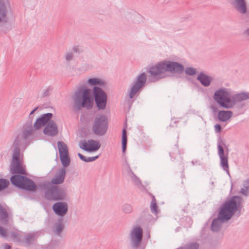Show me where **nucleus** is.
Returning <instances> with one entry per match:
<instances>
[{
	"label": "nucleus",
	"mask_w": 249,
	"mask_h": 249,
	"mask_svg": "<svg viewBox=\"0 0 249 249\" xmlns=\"http://www.w3.org/2000/svg\"><path fill=\"white\" fill-rule=\"evenodd\" d=\"M243 202V198L240 196H233L225 201L220 207L217 217L212 221V230L219 231L223 223L229 221L237 211L241 209Z\"/></svg>",
	"instance_id": "f257e3e1"
},
{
	"label": "nucleus",
	"mask_w": 249,
	"mask_h": 249,
	"mask_svg": "<svg viewBox=\"0 0 249 249\" xmlns=\"http://www.w3.org/2000/svg\"><path fill=\"white\" fill-rule=\"evenodd\" d=\"M85 83L89 86L96 85L103 86L105 82L99 78H89ZM73 100L75 107L80 109L81 108H86L87 109H91L94 105L93 98L91 89L88 88L85 85L80 86L76 90L73 97Z\"/></svg>",
	"instance_id": "f03ea898"
},
{
	"label": "nucleus",
	"mask_w": 249,
	"mask_h": 249,
	"mask_svg": "<svg viewBox=\"0 0 249 249\" xmlns=\"http://www.w3.org/2000/svg\"><path fill=\"white\" fill-rule=\"evenodd\" d=\"M213 99L220 107L231 109L237 103L249 100V91H243L231 95L229 89L221 88L215 90Z\"/></svg>",
	"instance_id": "7ed1b4c3"
},
{
	"label": "nucleus",
	"mask_w": 249,
	"mask_h": 249,
	"mask_svg": "<svg viewBox=\"0 0 249 249\" xmlns=\"http://www.w3.org/2000/svg\"><path fill=\"white\" fill-rule=\"evenodd\" d=\"M184 70L183 66L179 63L164 60L151 66L148 72L153 81H156L167 77L168 76L167 72L172 74H181Z\"/></svg>",
	"instance_id": "20e7f679"
},
{
	"label": "nucleus",
	"mask_w": 249,
	"mask_h": 249,
	"mask_svg": "<svg viewBox=\"0 0 249 249\" xmlns=\"http://www.w3.org/2000/svg\"><path fill=\"white\" fill-rule=\"evenodd\" d=\"M53 114L50 113L44 114L39 117L33 126V129L37 130L44 127L43 133L44 134L53 136L56 135L58 132V127L56 124L51 120Z\"/></svg>",
	"instance_id": "39448f33"
},
{
	"label": "nucleus",
	"mask_w": 249,
	"mask_h": 249,
	"mask_svg": "<svg viewBox=\"0 0 249 249\" xmlns=\"http://www.w3.org/2000/svg\"><path fill=\"white\" fill-rule=\"evenodd\" d=\"M147 75L145 72L141 73L136 77L128 91V96L130 99L133 98L137 95L144 87Z\"/></svg>",
	"instance_id": "423d86ee"
},
{
	"label": "nucleus",
	"mask_w": 249,
	"mask_h": 249,
	"mask_svg": "<svg viewBox=\"0 0 249 249\" xmlns=\"http://www.w3.org/2000/svg\"><path fill=\"white\" fill-rule=\"evenodd\" d=\"M22 157L20 158V149L18 148L15 149L13 155L12 162L11 165L10 171L13 174L20 173L25 174L26 170L22 164Z\"/></svg>",
	"instance_id": "0eeeda50"
},
{
	"label": "nucleus",
	"mask_w": 249,
	"mask_h": 249,
	"mask_svg": "<svg viewBox=\"0 0 249 249\" xmlns=\"http://www.w3.org/2000/svg\"><path fill=\"white\" fill-rule=\"evenodd\" d=\"M107 119L103 115L96 116L92 126L93 133L98 136L104 135L107 129Z\"/></svg>",
	"instance_id": "6e6552de"
},
{
	"label": "nucleus",
	"mask_w": 249,
	"mask_h": 249,
	"mask_svg": "<svg viewBox=\"0 0 249 249\" xmlns=\"http://www.w3.org/2000/svg\"><path fill=\"white\" fill-rule=\"evenodd\" d=\"M10 180L14 185L26 190H34L36 188L34 183L26 177L15 175L11 177Z\"/></svg>",
	"instance_id": "1a4fd4ad"
},
{
	"label": "nucleus",
	"mask_w": 249,
	"mask_h": 249,
	"mask_svg": "<svg viewBox=\"0 0 249 249\" xmlns=\"http://www.w3.org/2000/svg\"><path fill=\"white\" fill-rule=\"evenodd\" d=\"M93 95L97 107L99 109H104L107 102V95L106 92L100 88L94 87Z\"/></svg>",
	"instance_id": "9d476101"
},
{
	"label": "nucleus",
	"mask_w": 249,
	"mask_h": 249,
	"mask_svg": "<svg viewBox=\"0 0 249 249\" xmlns=\"http://www.w3.org/2000/svg\"><path fill=\"white\" fill-rule=\"evenodd\" d=\"M131 246L132 249H137L142 238V230L140 226L132 228L129 233Z\"/></svg>",
	"instance_id": "9b49d317"
},
{
	"label": "nucleus",
	"mask_w": 249,
	"mask_h": 249,
	"mask_svg": "<svg viewBox=\"0 0 249 249\" xmlns=\"http://www.w3.org/2000/svg\"><path fill=\"white\" fill-rule=\"evenodd\" d=\"M225 145L224 142L219 140L218 142V155L220 160V164L221 167L229 174V166L228 163V154H225L223 146Z\"/></svg>",
	"instance_id": "f8f14e48"
},
{
	"label": "nucleus",
	"mask_w": 249,
	"mask_h": 249,
	"mask_svg": "<svg viewBox=\"0 0 249 249\" xmlns=\"http://www.w3.org/2000/svg\"><path fill=\"white\" fill-rule=\"evenodd\" d=\"M79 146L80 148L85 151L91 152L98 150L101 146V144L98 141L90 139L88 141H81L79 143Z\"/></svg>",
	"instance_id": "ddd939ff"
},
{
	"label": "nucleus",
	"mask_w": 249,
	"mask_h": 249,
	"mask_svg": "<svg viewBox=\"0 0 249 249\" xmlns=\"http://www.w3.org/2000/svg\"><path fill=\"white\" fill-rule=\"evenodd\" d=\"M125 172L126 176L130 180V181L135 186L137 187L141 190L144 189V187L142 184V181L132 171L129 165H127Z\"/></svg>",
	"instance_id": "4468645a"
},
{
	"label": "nucleus",
	"mask_w": 249,
	"mask_h": 249,
	"mask_svg": "<svg viewBox=\"0 0 249 249\" xmlns=\"http://www.w3.org/2000/svg\"><path fill=\"white\" fill-rule=\"evenodd\" d=\"M196 79L202 86L205 87H208L210 86L213 78L212 76L208 75L207 73L204 71H201L198 74Z\"/></svg>",
	"instance_id": "2eb2a0df"
},
{
	"label": "nucleus",
	"mask_w": 249,
	"mask_h": 249,
	"mask_svg": "<svg viewBox=\"0 0 249 249\" xmlns=\"http://www.w3.org/2000/svg\"><path fill=\"white\" fill-rule=\"evenodd\" d=\"M231 4L242 14L247 12V5L245 0H230Z\"/></svg>",
	"instance_id": "dca6fc26"
},
{
	"label": "nucleus",
	"mask_w": 249,
	"mask_h": 249,
	"mask_svg": "<svg viewBox=\"0 0 249 249\" xmlns=\"http://www.w3.org/2000/svg\"><path fill=\"white\" fill-rule=\"evenodd\" d=\"M233 116V112L231 110H222L218 112L217 118L220 122H227Z\"/></svg>",
	"instance_id": "f3484780"
},
{
	"label": "nucleus",
	"mask_w": 249,
	"mask_h": 249,
	"mask_svg": "<svg viewBox=\"0 0 249 249\" xmlns=\"http://www.w3.org/2000/svg\"><path fill=\"white\" fill-rule=\"evenodd\" d=\"M240 193L245 196L249 195V179H247L243 182Z\"/></svg>",
	"instance_id": "a211bd4d"
},
{
	"label": "nucleus",
	"mask_w": 249,
	"mask_h": 249,
	"mask_svg": "<svg viewBox=\"0 0 249 249\" xmlns=\"http://www.w3.org/2000/svg\"><path fill=\"white\" fill-rule=\"evenodd\" d=\"M122 151L124 153L127 145V135L126 131L125 128H124L122 131Z\"/></svg>",
	"instance_id": "6ab92c4d"
},
{
	"label": "nucleus",
	"mask_w": 249,
	"mask_h": 249,
	"mask_svg": "<svg viewBox=\"0 0 249 249\" xmlns=\"http://www.w3.org/2000/svg\"><path fill=\"white\" fill-rule=\"evenodd\" d=\"M53 209L55 213L59 215H62V203H55L53 206Z\"/></svg>",
	"instance_id": "aec40b11"
},
{
	"label": "nucleus",
	"mask_w": 249,
	"mask_h": 249,
	"mask_svg": "<svg viewBox=\"0 0 249 249\" xmlns=\"http://www.w3.org/2000/svg\"><path fill=\"white\" fill-rule=\"evenodd\" d=\"M78 156L80 158V159L86 162H92L97 159L99 157V156L91 157H87L82 155L80 153L78 154Z\"/></svg>",
	"instance_id": "412c9836"
},
{
	"label": "nucleus",
	"mask_w": 249,
	"mask_h": 249,
	"mask_svg": "<svg viewBox=\"0 0 249 249\" xmlns=\"http://www.w3.org/2000/svg\"><path fill=\"white\" fill-rule=\"evenodd\" d=\"M199 245L196 242H190L181 247L183 249H198Z\"/></svg>",
	"instance_id": "4be33fe9"
},
{
	"label": "nucleus",
	"mask_w": 249,
	"mask_h": 249,
	"mask_svg": "<svg viewBox=\"0 0 249 249\" xmlns=\"http://www.w3.org/2000/svg\"><path fill=\"white\" fill-rule=\"evenodd\" d=\"M158 207L156 203V200L154 196H152V200L150 204V210L153 213H157Z\"/></svg>",
	"instance_id": "5701e85b"
},
{
	"label": "nucleus",
	"mask_w": 249,
	"mask_h": 249,
	"mask_svg": "<svg viewBox=\"0 0 249 249\" xmlns=\"http://www.w3.org/2000/svg\"><path fill=\"white\" fill-rule=\"evenodd\" d=\"M62 182V171H60L58 175L55 176L52 180L53 184H60Z\"/></svg>",
	"instance_id": "b1692460"
},
{
	"label": "nucleus",
	"mask_w": 249,
	"mask_h": 249,
	"mask_svg": "<svg viewBox=\"0 0 249 249\" xmlns=\"http://www.w3.org/2000/svg\"><path fill=\"white\" fill-rule=\"evenodd\" d=\"M6 16V9L3 3L0 2V21L3 19Z\"/></svg>",
	"instance_id": "393cba45"
},
{
	"label": "nucleus",
	"mask_w": 249,
	"mask_h": 249,
	"mask_svg": "<svg viewBox=\"0 0 249 249\" xmlns=\"http://www.w3.org/2000/svg\"><path fill=\"white\" fill-rule=\"evenodd\" d=\"M65 60L67 63H69L74 58V55L71 51H68L65 53Z\"/></svg>",
	"instance_id": "a878e982"
},
{
	"label": "nucleus",
	"mask_w": 249,
	"mask_h": 249,
	"mask_svg": "<svg viewBox=\"0 0 249 249\" xmlns=\"http://www.w3.org/2000/svg\"><path fill=\"white\" fill-rule=\"evenodd\" d=\"M185 73L191 76H193L196 73V70L193 67H187L185 70Z\"/></svg>",
	"instance_id": "bb28decb"
},
{
	"label": "nucleus",
	"mask_w": 249,
	"mask_h": 249,
	"mask_svg": "<svg viewBox=\"0 0 249 249\" xmlns=\"http://www.w3.org/2000/svg\"><path fill=\"white\" fill-rule=\"evenodd\" d=\"M132 206L128 204H125L123 207V211L125 213H130L132 212Z\"/></svg>",
	"instance_id": "cd10ccee"
},
{
	"label": "nucleus",
	"mask_w": 249,
	"mask_h": 249,
	"mask_svg": "<svg viewBox=\"0 0 249 249\" xmlns=\"http://www.w3.org/2000/svg\"><path fill=\"white\" fill-rule=\"evenodd\" d=\"M9 184L8 180L5 179H0V191L4 189Z\"/></svg>",
	"instance_id": "c85d7f7f"
},
{
	"label": "nucleus",
	"mask_w": 249,
	"mask_h": 249,
	"mask_svg": "<svg viewBox=\"0 0 249 249\" xmlns=\"http://www.w3.org/2000/svg\"><path fill=\"white\" fill-rule=\"evenodd\" d=\"M8 214L5 209L0 205V217L2 219H5L7 218Z\"/></svg>",
	"instance_id": "c756f323"
},
{
	"label": "nucleus",
	"mask_w": 249,
	"mask_h": 249,
	"mask_svg": "<svg viewBox=\"0 0 249 249\" xmlns=\"http://www.w3.org/2000/svg\"><path fill=\"white\" fill-rule=\"evenodd\" d=\"M69 156V151L67 145L63 143V158H68Z\"/></svg>",
	"instance_id": "7c9ffc66"
},
{
	"label": "nucleus",
	"mask_w": 249,
	"mask_h": 249,
	"mask_svg": "<svg viewBox=\"0 0 249 249\" xmlns=\"http://www.w3.org/2000/svg\"><path fill=\"white\" fill-rule=\"evenodd\" d=\"M70 163V158L68 157V158H63V167H67Z\"/></svg>",
	"instance_id": "2f4dec72"
},
{
	"label": "nucleus",
	"mask_w": 249,
	"mask_h": 249,
	"mask_svg": "<svg viewBox=\"0 0 249 249\" xmlns=\"http://www.w3.org/2000/svg\"><path fill=\"white\" fill-rule=\"evenodd\" d=\"M70 51H71L73 53V54L74 53H79L80 52V49L78 46L74 45L72 47L71 49L70 50Z\"/></svg>",
	"instance_id": "473e14b6"
},
{
	"label": "nucleus",
	"mask_w": 249,
	"mask_h": 249,
	"mask_svg": "<svg viewBox=\"0 0 249 249\" xmlns=\"http://www.w3.org/2000/svg\"><path fill=\"white\" fill-rule=\"evenodd\" d=\"M58 147L59 151L60 159L62 162V146L60 142H58Z\"/></svg>",
	"instance_id": "72a5a7b5"
},
{
	"label": "nucleus",
	"mask_w": 249,
	"mask_h": 249,
	"mask_svg": "<svg viewBox=\"0 0 249 249\" xmlns=\"http://www.w3.org/2000/svg\"><path fill=\"white\" fill-rule=\"evenodd\" d=\"M68 206L66 202H63V216L65 215L68 211Z\"/></svg>",
	"instance_id": "f704fd0d"
},
{
	"label": "nucleus",
	"mask_w": 249,
	"mask_h": 249,
	"mask_svg": "<svg viewBox=\"0 0 249 249\" xmlns=\"http://www.w3.org/2000/svg\"><path fill=\"white\" fill-rule=\"evenodd\" d=\"M7 232L5 229L0 227V235L2 237H6Z\"/></svg>",
	"instance_id": "c9c22d12"
},
{
	"label": "nucleus",
	"mask_w": 249,
	"mask_h": 249,
	"mask_svg": "<svg viewBox=\"0 0 249 249\" xmlns=\"http://www.w3.org/2000/svg\"><path fill=\"white\" fill-rule=\"evenodd\" d=\"M214 130L216 133H220L221 130V126L219 124H216L214 126Z\"/></svg>",
	"instance_id": "e433bc0d"
},
{
	"label": "nucleus",
	"mask_w": 249,
	"mask_h": 249,
	"mask_svg": "<svg viewBox=\"0 0 249 249\" xmlns=\"http://www.w3.org/2000/svg\"><path fill=\"white\" fill-rule=\"evenodd\" d=\"M62 228V227L61 224H60L58 226H56V230L57 232H59L61 231Z\"/></svg>",
	"instance_id": "4c0bfd02"
},
{
	"label": "nucleus",
	"mask_w": 249,
	"mask_h": 249,
	"mask_svg": "<svg viewBox=\"0 0 249 249\" xmlns=\"http://www.w3.org/2000/svg\"><path fill=\"white\" fill-rule=\"evenodd\" d=\"M3 248L4 249H10V247L8 245H4L3 246Z\"/></svg>",
	"instance_id": "58836bf2"
},
{
	"label": "nucleus",
	"mask_w": 249,
	"mask_h": 249,
	"mask_svg": "<svg viewBox=\"0 0 249 249\" xmlns=\"http://www.w3.org/2000/svg\"><path fill=\"white\" fill-rule=\"evenodd\" d=\"M138 17H139V15L137 14H135V15H132V16H131L132 18H138Z\"/></svg>",
	"instance_id": "ea45409f"
},
{
	"label": "nucleus",
	"mask_w": 249,
	"mask_h": 249,
	"mask_svg": "<svg viewBox=\"0 0 249 249\" xmlns=\"http://www.w3.org/2000/svg\"><path fill=\"white\" fill-rule=\"evenodd\" d=\"M65 174H66L65 170L63 169V180L64 179Z\"/></svg>",
	"instance_id": "a19ab883"
},
{
	"label": "nucleus",
	"mask_w": 249,
	"mask_h": 249,
	"mask_svg": "<svg viewBox=\"0 0 249 249\" xmlns=\"http://www.w3.org/2000/svg\"><path fill=\"white\" fill-rule=\"evenodd\" d=\"M246 33L249 36V28L246 31Z\"/></svg>",
	"instance_id": "79ce46f5"
},
{
	"label": "nucleus",
	"mask_w": 249,
	"mask_h": 249,
	"mask_svg": "<svg viewBox=\"0 0 249 249\" xmlns=\"http://www.w3.org/2000/svg\"><path fill=\"white\" fill-rule=\"evenodd\" d=\"M171 0H164L165 2L168 3L169 2H170Z\"/></svg>",
	"instance_id": "37998d69"
},
{
	"label": "nucleus",
	"mask_w": 249,
	"mask_h": 249,
	"mask_svg": "<svg viewBox=\"0 0 249 249\" xmlns=\"http://www.w3.org/2000/svg\"><path fill=\"white\" fill-rule=\"evenodd\" d=\"M65 193H64V192H63V200L65 199Z\"/></svg>",
	"instance_id": "c03bdc74"
},
{
	"label": "nucleus",
	"mask_w": 249,
	"mask_h": 249,
	"mask_svg": "<svg viewBox=\"0 0 249 249\" xmlns=\"http://www.w3.org/2000/svg\"><path fill=\"white\" fill-rule=\"evenodd\" d=\"M35 110H34L33 111H32L31 112V114H32V113H33L35 111Z\"/></svg>",
	"instance_id": "a18cd8bd"
},
{
	"label": "nucleus",
	"mask_w": 249,
	"mask_h": 249,
	"mask_svg": "<svg viewBox=\"0 0 249 249\" xmlns=\"http://www.w3.org/2000/svg\"><path fill=\"white\" fill-rule=\"evenodd\" d=\"M214 109H215V108H214V107H213V112H214V111H214Z\"/></svg>",
	"instance_id": "49530a36"
}]
</instances>
